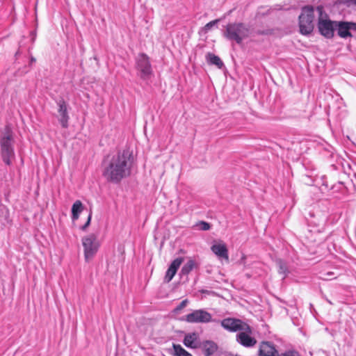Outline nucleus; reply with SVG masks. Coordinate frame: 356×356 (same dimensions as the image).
Segmentation results:
<instances>
[{"label": "nucleus", "instance_id": "dca6fc26", "mask_svg": "<svg viewBox=\"0 0 356 356\" xmlns=\"http://www.w3.org/2000/svg\"><path fill=\"white\" fill-rule=\"evenodd\" d=\"M201 347L205 356H211L218 349L217 345L211 341L203 342Z\"/></svg>", "mask_w": 356, "mask_h": 356}, {"label": "nucleus", "instance_id": "f3484780", "mask_svg": "<svg viewBox=\"0 0 356 356\" xmlns=\"http://www.w3.org/2000/svg\"><path fill=\"white\" fill-rule=\"evenodd\" d=\"M268 356H299V355L296 351H287L282 355H280L275 346L268 341Z\"/></svg>", "mask_w": 356, "mask_h": 356}, {"label": "nucleus", "instance_id": "412c9836", "mask_svg": "<svg viewBox=\"0 0 356 356\" xmlns=\"http://www.w3.org/2000/svg\"><path fill=\"white\" fill-rule=\"evenodd\" d=\"M278 271L280 274L284 275V277L289 273L288 267L286 264L281 259H276L275 260Z\"/></svg>", "mask_w": 356, "mask_h": 356}, {"label": "nucleus", "instance_id": "ddd939ff", "mask_svg": "<svg viewBox=\"0 0 356 356\" xmlns=\"http://www.w3.org/2000/svg\"><path fill=\"white\" fill-rule=\"evenodd\" d=\"M184 259L183 257H178L172 261L171 264L170 265L168 269L166 271L165 276L164 277V281L167 283L170 282L174 276L175 275L178 268L180 267L181 264L183 263Z\"/></svg>", "mask_w": 356, "mask_h": 356}, {"label": "nucleus", "instance_id": "9b49d317", "mask_svg": "<svg viewBox=\"0 0 356 356\" xmlns=\"http://www.w3.org/2000/svg\"><path fill=\"white\" fill-rule=\"evenodd\" d=\"M248 328L245 330H241L236 334V341L245 347H252L256 344L257 341L251 337L252 329L248 324Z\"/></svg>", "mask_w": 356, "mask_h": 356}, {"label": "nucleus", "instance_id": "423d86ee", "mask_svg": "<svg viewBox=\"0 0 356 356\" xmlns=\"http://www.w3.org/2000/svg\"><path fill=\"white\" fill-rule=\"evenodd\" d=\"M84 250V257L87 261L93 258L99 247V243L94 234H90L82 238Z\"/></svg>", "mask_w": 356, "mask_h": 356}, {"label": "nucleus", "instance_id": "f257e3e1", "mask_svg": "<svg viewBox=\"0 0 356 356\" xmlns=\"http://www.w3.org/2000/svg\"><path fill=\"white\" fill-rule=\"evenodd\" d=\"M134 159L129 149L108 156L103 163L102 175L111 183L118 184L131 175Z\"/></svg>", "mask_w": 356, "mask_h": 356}, {"label": "nucleus", "instance_id": "2f4dec72", "mask_svg": "<svg viewBox=\"0 0 356 356\" xmlns=\"http://www.w3.org/2000/svg\"><path fill=\"white\" fill-rule=\"evenodd\" d=\"M31 63L35 62V59L34 58H31Z\"/></svg>", "mask_w": 356, "mask_h": 356}, {"label": "nucleus", "instance_id": "5701e85b", "mask_svg": "<svg viewBox=\"0 0 356 356\" xmlns=\"http://www.w3.org/2000/svg\"><path fill=\"white\" fill-rule=\"evenodd\" d=\"M172 347L176 356H192V355L184 350L181 345L173 344Z\"/></svg>", "mask_w": 356, "mask_h": 356}, {"label": "nucleus", "instance_id": "7ed1b4c3", "mask_svg": "<svg viewBox=\"0 0 356 356\" xmlns=\"http://www.w3.org/2000/svg\"><path fill=\"white\" fill-rule=\"evenodd\" d=\"M316 10L318 13L317 26L319 33L325 38H332L336 31L337 21H332L328 18L323 6H318Z\"/></svg>", "mask_w": 356, "mask_h": 356}, {"label": "nucleus", "instance_id": "4be33fe9", "mask_svg": "<svg viewBox=\"0 0 356 356\" xmlns=\"http://www.w3.org/2000/svg\"><path fill=\"white\" fill-rule=\"evenodd\" d=\"M8 211L3 206H0V225H4L8 221Z\"/></svg>", "mask_w": 356, "mask_h": 356}, {"label": "nucleus", "instance_id": "0eeeda50", "mask_svg": "<svg viewBox=\"0 0 356 356\" xmlns=\"http://www.w3.org/2000/svg\"><path fill=\"white\" fill-rule=\"evenodd\" d=\"M136 69L138 74L144 80L150 78L152 74V66L149 57L145 54H140L136 58Z\"/></svg>", "mask_w": 356, "mask_h": 356}, {"label": "nucleus", "instance_id": "393cba45", "mask_svg": "<svg viewBox=\"0 0 356 356\" xmlns=\"http://www.w3.org/2000/svg\"><path fill=\"white\" fill-rule=\"evenodd\" d=\"M267 347V342H262L260 349H259V356H267V354L266 353V348Z\"/></svg>", "mask_w": 356, "mask_h": 356}, {"label": "nucleus", "instance_id": "c85d7f7f", "mask_svg": "<svg viewBox=\"0 0 356 356\" xmlns=\"http://www.w3.org/2000/svg\"><path fill=\"white\" fill-rule=\"evenodd\" d=\"M245 259L246 256L244 254H243L241 259L238 261V264L244 266L245 264Z\"/></svg>", "mask_w": 356, "mask_h": 356}, {"label": "nucleus", "instance_id": "473e14b6", "mask_svg": "<svg viewBox=\"0 0 356 356\" xmlns=\"http://www.w3.org/2000/svg\"><path fill=\"white\" fill-rule=\"evenodd\" d=\"M323 279L324 280H332V278H326V277H324Z\"/></svg>", "mask_w": 356, "mask_h": 356}, {"label": "nucleus", "instance_id": "c756f323", "mask_svg": "<svg viewBox=\"0 0 356 356\" xmlns=\"http://www.w3.org/2000/svg\"><path fill=\"white\" fill-rule=\"evenodd\" d=\"M346 3H348V5L356 6V0H346Z\"/></svg>", "mask_w": 356, "mask_h": 356}, {"label": "nucleus", "instance_id": "20e7f679", "mask_svg": "<svg viewBox=\"0 0 356 356\" xmlns=\"http://www.w3.org/2000/svg\"><path fill=\"white\" fill-rule=\"evenodd\" d=\"M250 30L243 23H230L226 26L224 36L229 40H234L237 44L249 37Z\"/></svg>", "mask_w": 356, "mask_h": 356}, {"label": "nucleus", "instance_id": "b1692460", "mask_svg": "<svg viewBox=\"0 0 356 356\" xmlns=\"http://www.w3.org/2000/svg\"><path fill=\"white\" fill-rule=\"evenodd\" d=\"M196 226L198 227L199 229L203 231L209 230L211 228L210 224L205 221H200L196 224Z\"/></svg>", "mask_w": 356, "mask_h": 356}, {"label": "nucleus", "instance_id": "1a4fd4ad", "mask_svg": "<svg viewBox=\"0 0 356 356\" xmlns=\"http://www.w3.org/2000/svg\"><path fill=\"white\" fill-rule=\"evenodd\" d=\"M336 31L341 38L353 37L351 31L356 32V23L346 21H337Z\"/></svg>", "mask_w": 356, "mask_h": 356}, {"label": "nucleus", "instance_id": "6ab92c4d", "mask_svg": "<svg viewBox=\"0 0 356 356\" xmlns=\"http://www.w3.org/2000/svg\"><path fill=\"white\" fill-rule=\"evenodd\" d=\"M83 210V204L80 200H76L72 207V220H76L79 218L80 213Z\"/></svg>", "mask_w": 356, "mask_h": 356}, {"label": "nucleus", "instance_id": "39448f33", "mask_svg": "<svg viewBox=\"0 0 356 356\" xmlns=\"http://www.w3.org/2000/svg\"><path fill=\"white\" fill-rule=\"evenodd\" d=\"M314 8L312 6H304L299 15V28L301 34L307 35L314 28Z\"/></svg>", "mask_w": 356, "mask_h": 356}, {"label": "nucleus", "instance_id": "f03ea898", "mask_svg": "<svg viewBox=\"0 0 356 356\" xmlns=\"http://www.w3.org/2000/svg\"><path fill=\"white\" fill-rule=\"evenodd\" d=\"M1 156L3 161L8 165H11L15 158L14 134L9 126H6L0 136Z\"/></svg>", "mask_w": 356, "mask_h": 356}, {"label": "nucleus", "instance_id": "9d476101", "mask_svg": "<svg viewBox=\"0 0 356 356\" xmlns=\"http://www.w3.org/2000/svg\"><path fill=\"white\" fill-rule=\"evenodd\" d=\"M221 325L230 332H240L241 330L248 329L246 323L236 318H225L221 321Z\"/></svg>", "mask_w": 356, "mask_h": 356}, {"label": "nucleus", "instance_id": "7c9ffc66", "mask_svg": "<svg viewBox=\"0 0 356 356\" xmlns=\"http://www.w3.org/2000/svg\"><path fill=\"white\" fill-rule=\"evenodd\" d=\"M333 275H334V273L332 272H328L326 273V275H327V276H332Z\"/></svg>", "mask_w": 356, "mask_h": 356}, {"label": "nucleus", "instance_id": "aec40b11", "mask_svg": "<svg viewBox=\"0 0 356 356\" xmlns=\"http://www.w3.org/2000/svg\"><path fill=\"white\" fill-rule=\"evenodd\" d=\"M196 262L190 259L181 268V274L182 275H188L194 268H197Z\"/></svg>", "mask_w": 356, "mask_h": 356}, {"label": "nucleus", "instance_id": "a878e982", "mask_svg": "<svg viewBox=\"0 0 356 356\" xmlns=\"http://www.w3.org/2000/svg\"><path fill=\"white\" fill-rule=\"evenodd\" d=\"M219 22V19H215L213 21H211L209 23H207L204 27V29L207 31L210 30L216 24H217Z\"/></svg>", "mask_w": 356, "mask_h": 356}, {"label": "nucleus", "instance_id": "4468645a", "mask_svg": "<svg viewBox=\"0 0 356 356\" xmlns=\"http://www.w3.org/2000/svg\"><path fill=\"white\" fill-rule=\"evenodd\" d=\"M211 251L218 257L229 261L228 250L225 243L220 241L211 247Z\"/></svg>", "mask_w": 356, "mask_h": 356}, {"label": "nucleus", "instance_id": "2eb2a0df", "mask_svg": "<svg viewBox=\"0 0 356 356\" xmlns=\"http://www.w3.org/2000/svg\"><path fill=\"white\" fill-rule=\"evenodd\" d=\"M184 344L191 348H197L200 347L197 340V335L196 333L188 334L184 337Z\"/></svg>", "mask_w": 356, "mask_h": 356}, {"label": "nucleus", "instance_id": "f8f14e48", "mask_svg": "<svg viewBox=\"0 0 356 356\" xmlns=\"http://www.w3.org/2000/svg\"><path fill=\"white\" fill-rule=\"evenodd\" d=\"M57 105L58 106V120L63 128H67L69 120L67 104L63 99H60L58 101Z\"/></svg>", "mask_w": 356, "mask_h": 356}, {"label": "nucleus", "instance_id": "bb28decb", "mask_svg": "<svg viewBox=\"0 0 356 356\" xmlns=\"http://www.w3.org/2000/svg\"><path fill=\"white\" fill-rule=\"evenodd\" d=\"M188 303V300H184L175 309V312H178L179 311L181 310L182 309H184L186 305Z\"/></svg>", "mask_w": 356, "mask_h": 356}, {"label": "nucleus", "instance_id": "6e6552de", "mask_svg": "<svg viewBox=\"0 0 356 356\" xmlns=\"http://www.w3.org/2000/svg\"><path fill=\"white\" fill-rule=\"evenodd\" d=\"M184 320L191 323H206L212 321L211 315L203 309L195 310L184 317Z\"/></svg>", "mask_w": 356, "mask_h": 356}, {"label": "nucleus", "instance_id": "cd10ccee", "mask_svg": "<svg viewBox=\"0 0 356 356\" xmlns=\"http://www.w3.org/2000/svg\"><path fill=\"white\" fill-rule=\"evenodd\" d=\"M91 216H92V214L91 213L89 214L88 217V220H87V222H86V224L84 225H83L81 227V229L82 230H86L87 229V227L89 226L90 223V220H91Z\"/></svg>", "mask_w": 356, "mask_h": 356}, {"label": "nucleus", "instance_id": "a211bd4d", "mask_svg": "<svg viewBox=\"0 0 356 356\" xmlns=\"http://www.w3.org/2000/svg\"><path fill=\"white\" fill-rule=\"evenodd\" d=\"M207 61L211 64L217 66L219 69L223 67V63L221 59L213 54L208 53L206 56Z\"/></svg>", "mask_w": 356, "mask_h": 356}]
</instances>
